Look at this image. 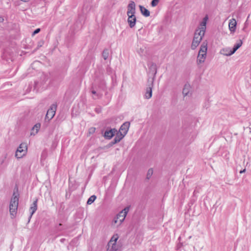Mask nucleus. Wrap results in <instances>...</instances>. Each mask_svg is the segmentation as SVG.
<instances>
[{
    "label": "nucleus",
    "instance_id": "cd10ccee",
    "mask_svg": "<svg viewBox=\"0 0 251 251\" xmlns=\"http://www.w3.org/2000/svg\"><path fill=\"white\" fill-rule=\"evenodd\" d=\"M44 40H41L39 41L38 42V45H37V48L34 50L33 51V52H34L35 51H36L39 48L41 47L44 45Z\"/></svg>",
    "mask_w": 251,
    "mask_h": 251
},
{
    "label": "nucleus",
    "instance_id": "39448f33",
    "mask_svg": "<svg viewBox=\"0 0 251 251\" xmlns=\"http://www.w3.org/2000/svg\"><path fill=\"white\" fill-rule=\"evenodd\" d=\"M27 146L25 143H22L17 148L15 152V157L18 159L22 158L27 152Z\"/></svg>",
    "mask_w": 251,
    "mask_h": 251
},
{
    "label": "nucleus",
    "instance_id": "2eb2a0df",
    "mask_svg": "<svg viewBox=\"0 0 251 251\" xmlns=\"http://www.w3.org/2000/svg\"><path fill=\"white\" fill-rule=\"evenodd\" d=\"M128 16L127 22L130 28L133 27L136 22L135 15H129Z\"/></svg>",
    "mask_w": 251,
    "mask_h": 251
},
{
    "label": "nucleus",
    "instance_id": "a19ab883",
    "mask_svg": "<svg viewBox=\"0 0 251 251\" xmlns=\"http://www.w3.org/2000/svg\"><path fill=\"white\" fill-rule=\"evenodd\" d=\"M4 21V19L2 17L0 16V23L3 22Z\"/></svg>",
    "mask_w": 251,
    "mask_h": 251
},
{
    "label": "nucleus",
    "instance_id": "e433bc0d",
    "mask_svg": "<svg viewBox=\"0 0 251 251\" xmlns=\"http://www.w3.org/2000/svg\"><path fill=\"white\" fill-rule=\"evenodd\" d=\"M101 109L100 108H95V111L97 113H100L101 112Z\"/></svg>",
    "mask_w": 251,
    "mask_h": 251
},
{
    "label": "nucleus",
    "instance_id": "49530a36",
    "mask_svg": "<svg viewBox=\"0 0 251 251\" xmlns=\"http://www.w3.org/2000/svg\"><path fill=\"white\" fill-rule=\"evenodd\" d=\"M69 188H70V189H71L72 190H74V189H72V187L71 186L70 184H69Z\"/></svg>",
    "mask_w": 251,
    "mask_h": 251
},
{
    "label": "nucleus",
    "instance_id": "473e14b6",
    "mask_svg": "<svg viewBox=\"0 0 251 251\" xmlns=\"http://www.w3.org/2000/svg\"><path fill=\"white\" fill-rule=\"evenodd\" d=\"M106 72L108 75H110L112 73V69L109 66H107L106 68Z\"/></svg>",
    "mask_w": 251,
    "mask_h": 251
},
{
    "label": "nucleus",
    "instance_id": "72a5a7b5",
    "mask_svg": "<svg viewBox=\"0 0 251 251\" xmlns=\"http://www.w3.org/2000/svg\"><path fill=\"white\" fill-rule=\"evenodd\" d=\"M38 85H39V82L37 81H35L34 90H36V92H37L38 90Z\"/></svg>",
    "mask_w": 251,
    "mask_h": 251
},
{
    "label": "nucleus",
    "instance_id": "f704fd0d",
    "mask_svg": "<svg viewBox=\"0 0 251 251\" xmlns=\"http://www.w3.org/2000/svg\"><path fill=\"white\" fill-rule=\"evenodd\" d=\"M40 28H38L37 29H36L33 32H32V36H34L35 35V34L38 33L40 31Z\"/></svg>",
    "mask_w": 251,
    "mask_h": 251
},
{
    "label": "nucleus",
    "instance_id": "a211bd4d",
    "mask_svg": "<svg viewBox=\"0 0 251 251\" xmlns=\"http://www.w3.org/2000/svg\"><path fill=\"white\" fill-rule=\"evenodd\" d=\"M242 40H239L238 41L237 43L234 45L233 48L231 49V51H230L231 53H234L236 51L242 46Z\"/></svg>",
    "mask_w": 251,
    "mask_h": 251
},
{
    "label": "nucleus",
    "instance_id": "79ce46f5",
    "mask_svg": "<svg viewBox=\"0 0 251 251\" xmlns=\"http://www.w3.org/2000/svg\"><path fill=\"white\" fill-rule=\"evenodd\" d=\"M144 51V49H140V51H139V53H143Z\"/></svg>",
    "mask_w": 251,
    "mask_h": 251
},
{
    "label": "nucleus",
    "instance_id": "7c9ffc66",
    "mask_svg": "<svg viewBox=\"0 0 251 251\" xmlns=\"http://www.w3.org/2000/svg\"><path fill=\"white\" fill-rule=\"evenodd\" d=\"M116 235H117V236H118V235H117V234H116V235H113V236L112 237L111 239H110V240L109 241V242H108V246L109 247L111 245V244H112V243H113L115 242V238L116 237Z\"/></svg>",
    "mask_w": 251,
    "mask_h": 251
},
{
    "label": "nucleus",
    "instance_id": "9b49d317",
    "mask_svg": "<svg viewBox=\"0 0 251 251\" xmlns=\"http://www.w3.org/2000/svg\"><path fill=\"white\" fill-rule=\"evenodd\" d=\"M135 3L133 1L131 0L127 5V15H135Z\"/></svg>",
    "mask_w": 251,
    "mask_h": 251
},
{
    "label": "nucleus",
    "instance_id": "f03ea898",
    "mask_svg": "<svg viewBox=\"0 0 251 251\" xmlns=\"http://www.w3.org/2000/svg\"><path fill=\"white\" fill-rule=\"evenodd\" d=\"M207 50V42L206 41L202 43L199 51L197 59V63L198 65L203 63L206 57Z\"/></svg>",
    "mask_w": 251,
    "mask_h": 251
},
{
    "label": "nucleus",
    "instance_id": "a18cd8bd",
    "mask_svg": "<svg viewBox=\"0 0 251 251\" xmlns=\"http://www.w3.org/2000/svg\"><path fill=\"white\" fill-rule=\"evenodd\" d=\"M65 239L64 238H62L60 240V241L63 243L65 241Z\"/></svg>",
    "mask_w": 251,
    "mask_h": 251
},
{
    "label": "nucleus",
    "instance_id": "393cba45",
    "mask_svg": "<svg viewBox=\"0 0 251 251\" xmlns=\"http://www.w3.org/2000/svg\"><path fill=\"white\" fill-rule=\"evenodd\" d=\"M109 55V50L107 49H105L102 53V56L103 59L105 60H106Z\"/></svg>",
    "mask_w": 251,
    "mask_h": 251
},
{
    "label": "nucleus",
    "instance_id": "0eeeda50",
    "mask_svg": "<svg viewBox=\"0 0 251 251\" xmlns=\"http://www.w3.org/2000/svg\"><path fill=\"white\" fill-rule=\"evenodd\" d=\"M153 78L148 79V83L149 84L148 87L147 88L146 92L144 96L145 98L147 99H149L152 97V89L153 86Z\"/></svg>",
    "mask_w": 251,
    "mask_h": 251
},
{
    "label": "nucleus",
    "instance_id": "412c9836",
    "mask_svg": "<svg viewBox=\"0 0 251 251\" xmlns=\"http://www.w3.org/2000/svg\"><path fill=\"white\" fill-rule=\"evenodd\" d=\"M7 157V154H5L2 155L0 157V165H3L4 167H5L7 166V163H5V159Z\"/></svg>",
    "mask_w": 251,
    "mask_h": 251
},
{
    "label": "nucleus",
    "instance_id": "5701e85b",
    "mask_svg": "<svg viewBox=\"0 0 251 251\" xmlns=\"http://www.w3.org/2000/svg\"><path fill=\"white\" fill-rule=\"evenodd\" d=\"M91 93L95 95L97 98L93 97L94 99H96L97 98L99 99L100 98L102 97V94H100L99 93H97L94 89V86H92L91 87Z\"/></svg>",
    "mask_w": 251,
    "mask_h": 251
},
{
    "label": "nucleus",
    "instance_id": "2f4dec72",
    "mask_svg": "<svg viewBox=\"0 0 251 251\" xmlns=\"http://www.w3.org/2000/svg\"><path fill=\"white\" fill-rule=\"evenodd\" d=\"M40 126H41V125L40 123H37L36 124H35L34 125V126H33V129L34 128H36V133L38 132V131L39 130V129H40Z\"/></svg>",
    "mask_w": 251,
    "mask_h": 251
},
{
    "label": "nucleus",
    "instance_id": "6e6552de",
    "mask_svg": "<svg viewBox=\"0 0 251 251\" xmlns=\"http://www.w3.org/2000/svg\"><path fill=\"white\" fill-rule=\"evenodd\" d=\"M118 132L115 128H111L108 127L105 131L103 136L106 139H111L117 132Z\"/></svg>",
    "mask_w": 251,
    "mask_h": 251
},
{
    "label": "nucleus",
    "instance_id": "6ab92c4d",
    "mask_svg": "<svg viewBox=\"0 0 251 251\" xmlns=\"http://www.w3.org/2000/svg\"><path fill=\"white\" fill-rule=\"evenodd\" d=\"M190 89L191 86L189 84L186 83L184 85L182 90V93L184 96L188 95L190 92Z\"/></svg>",
    "mask_w": 251,
    "mask_h": 251
},
{
    "label": "nucleus",
    "instance_id": "8fccbe9b",
    "mask_svg": "<svg viewBox=\"0 0 251 251\" xmlns=\"http://www.w3.org/2000/svg\"><path fill=\"white\" fill-rule=\"evenodd\" d=\"M250 129V132H251V126L249 127Z\"/></svg>",
    "mask_w": 251,
    "mask_h": 251
},
{
    "label": "nucleus",
    "instance_id": "de8ad7c7",
    "mask_svg": "<svg viewBox=\"0 0 251 251\" xmlns=\"http://www.w3.org/2000/svg\"><path fill=\"white\" fill-rule=\"evenodd\" d=\"M178 240L179 241V242L181 240V237H179L178 238Z\"/></svg>",
    "mask_w": 251,
    "mask_h": 251
},
{
    "label": "nucleus",
    "instance_id": "f257e3e1",
    "mask_svg": "<svg viewBox=\"0 0 251 251\" xmlns=\"http://www.w3.org/2000/svg\"><path fill=\"white\" fill-rule=\"evenodd\" d=\"M205 32V27H199L196 29L191 46L192 50H195L199 46L204 35Z\"/></svg>",
    "mask_w": 251,
    "mask_h": 251
},
{
    "label": "nucleus",
    "instance_id": "f3484780",
    "mask_svg": "<svg viewBox=\"0 0 251 251\" xmlns=\"http://www.w3.org/2000/svg\"><path fill=\"white\" fill-rule=\"evenodd\" d=\"M141 14L145 17H148L150 15V12L144 6L140 5L139 6Z\"/></svg>",
    "mask_w": 251,
    "mask_h": 251
},
{
    "label": "nucleus",
    "instance_id": "c756f323",
    "mask_svg": "<svg viewBox=\"0 0 251 251\" xmlns=\"http://www.w3.org/2000/svg\"><path fill=\"white\" fill-rule=\"evenodd\" d=\"M160 0H152L151 3V5L152 7L156 6L159 3Z\"/></svg>",
    "mask_w": 251,
    "mask_h": 251
},
{
    "label": "nucleus",
    "instance_id": "aec40b11",
    "mask_svg": "<svg viewBox=\"0 0 251 251\" xmlns=\"http://www.w3.org/2000/svg\"><path fill=\"white\" fill-rule=\"evenodd\" d=\"M231 50H230L229 48H224L221 50V53L225 56H230L232 55L233 53H231Z\"/></svg>",
    "mask_w": 251,
    "mask_h": 251
},
{
    "label": "nucleus",
    "instance_id": "dca6fc26",
    "mask_svg": "<svg viewBox=\"0 0 251 251\" xmlns=\"http://www.w3.org/2000/svg\"><path fill=\"white\" fill-rule=\"evenodd\" d=\"M237 23L234 19L230 20L228 24L229 29L231 33H234L235 31Z\"/></svg>",
    "mask_w": 251,
    "mask_h": 251
},
{
    "label": "nucleus",
    "instance_id": "4468645a",
    "mask_svg": "<svg viewBox=\"0 0 251 251\" xmlns=\"http://www.w3.org/2000/svg\"><path fill=\"white\" fill-rule=\"evenodd\" d=\"M130 126V123L126 122L124 123L120 127L118 131H121L122 133V135L125 136L127 134Z\"/></svg>",
    "mask_w": 251,
    "mask_h": 251
},
{
    "label": "nucleus",
    "instance_id": "c9c22d12",
    "mask_svg": "<svg viewBox=\"0 0 251 251\" xmlns=\"http://www.w3.org/2000/svg\"><path fill=\"white\" fill-rule=\"evenodd\" d=\"M96 128L95 127H91L89 129V131L90 133H93L95 132Z\"/></svg>",
    "mask_w": 251,
    "mask_h": 251
},
{
    "label": "nucleus",
    "instance_id": "09e8293b",
    "mask_svg": "<svg viewBox=\"0 0 251 251\" xmlns=\"http://www.w3.org/2000/svg\"><path fill=\"white\" fill-rule=\"evenodd\" d=\"M110 251H119V250H110Z\"/></svg>",
    "mask_w": 251,
    "mask_h": 251
},
{
    "label": "nucleus",
    "instance_id": "37998d69",
    "mask_svg": "<svg viewBox=\"0 0 251 251\" xmlns=\"http://www.w3.org/2000/svg\"><path fill=\"white\" fill-rule=\"evenodd\" d=\"M21 1H23V2H28L30 0H21Z\"/></svg>",
    "mask_w": 251,
    "mask_h": 251
},
{
    "label": "nucleus",
    "instance_id": "c85d7f7f",
    "mask_svg": "<svg viewBox=\"0 0 251 251\" xmlns=\"http://www.w3.org/2000/svg\"><path fill=\"white\" fill-rule=\"evenodd\" d=\"M208 20V17L207 16H206L202 20V22L201 23V27H204L206 28V21Z\"/></svg>",
    "mask_w": 251,
    "mask_h": 251
},
{
    "label": "nucleus",
    "instance_id": "1a4fd4ad",
    "mask_svg": "<svg viewBox=\"0 0 251 251\" xmlns=\"http://www.w3.org/2000/svg\"><path fill=\"white\" fill-rule=\"evenodd\" d=\"M123 138L124 136L122 135V132H117L114 140L110 142L109 144H108L106 145V147L107 148H109L112 147L114 144L119 142Z\"/></svg>",
    "mask_w": 251,
    "mask_h": 251
},
{
    "label": "nucleus",
    "instance_id": "c03bdc74",
    "mask_svg": "<svg viewBox=\"0 0 251 251\" xmlns=\"http://www.w3.org/2000/svg\"><path fill=\"white\" fill-rule=\"evenodd\" d=\"M63 78V75H60V81H61Z\"/></svg>",
    "mask_w": 251,
    "mask_h": 251
},
{
    "label": "nucleus",
    "instance_id": "ddd939ff",
    "mask_svg": "<svg viewBox=\"0 0 251 251\" xmlns=\"http://www.w3.org/2000/svg\"><path fill=\"white\" fill-rule=\"evenodd\" d=\"M37 201H38V199H36L35 201H34L33 202L30 206V207L29 209V210L30 212V214L28 218V223H29L30 222V220L32 215H33V214L36 212V211L37 209Z\"/></svg>",
    "mask_w": 251,
    "mask_h": 251
},
{
    "label": "nucleus",
    "instance_id": "20e7f679",
    "mask_svg": "<svg viewBox=\"0 0 251 251\" xmlns=\"http://www.w3.org/2000/svg\"><path fill=\"white\" fill-rule=\"evenodd\" d=\"M130 208V205L126 206L124 209L120 211L114 218L113 220V224H118V225H121V224L124 221L125 218L129 212Z\"/></svg>",
    "mask_w": 251,
    "mask_h": 251
},
{
    "label": "nucleus",
    "instance_id": "f8f14e48",
    "mask_svg": "<svg viewBox=\"0 0 251 251\" xmlns=\"http://www.w3.org/2000/svg\"><path fill=\"white\" fill-rule=\"evenodd\" d=\"M95 82L99 84V86L102 90H104L105 88V82L104 80L103 75L102 74L99 77L96 76L95 80Z\"/></svg>",
    "mask_w": 251,
    "mask_h": 251
},
{
    "label": "nucleus",
    "instance_id": "ea45409f",
    "mask_svg": "<svg viewBox=\"0 0 251 251\" xmlns=\"http://www.w3.org/2000/svg\"><path fill=\"white\" fill-rule=\"evenodd\" d=\"M246 169H243V170H241V171L239 172V173H240V174H242V173H245V172H246Z\"/></svg>",
    "mask_w": 251,
    "mask_h": 251
},
{
    "label": "nucleus",
    "instance_id": "4c0bfd02",
    "mask_svg": "<svg viewBox=\"0 0 251 251\" xmlns=\"http://www.w3.org/2000/svg\"><path fill=\"white\" fill-rule=\"evenodd\" d=\"M182 246H183V243H182L179 242V243H178V244H177V248H181Z\"/></svg>",
    "mask_w": 251,
    "mask_h": 251
},
{
    "label": "nucleus",
    "instance_id": "9d476101",
    "mask_svg": "<svg viewBox=\"0 0 251 251\" xmlns=\"http://www.w3.org/2000/svg\"><path fill=\"white\" fill-rule=\"evenodd\" d=\"M148 66L149 69V72L150 74H151L153 75V77L151 78H153V81L154 80L156 74L157 73V66L155 63L150 62L148 63Z\"/></svg>",
    "mask_w": 251,
    "mask_h": 251
},
{
    "label": "nucleus",
    "instance_id": "a878e982",
    "mask_svg": "<svg viewBox=\"0 0 251 251\" xmlns=\"http://www.w3.org/2000/svg\"><path fill=\"white\" fill-rule=\"evenodd\" d=\"M97 199V197L95 195L91 196L87 200V204L88 205L91 204Z\"/></svg>",
    "mask_w": 251,
    "mask_h": 251
},
{
    "label": "nucleus",
    "instance_id": "b1692460",
    "mask_svg": "<svg viewBox=\"0 0 251 251\" xmlns=\"http://www.w3.org/2000/svg\"><path fill=\"white\" fill-rule=\"evenodd\" d=\"M118 236L116 235V237L115 238V242L111 244L112 245L111 248L110 250H119L118 246L117 245L116 242L118 239Z\"/></svg>",
    "mask_w": 251,
    "mask_h": 251
},
{
    "label": "nucleus",
    "instance_id": "58836bf2",
    "mask_svg": "<svg viewBox=\"0 0 251 251\" xmlns=\"http://www.w3.org/2000/svg\"><path fill=\"white\" fill-rule=\"evenodd\" d=\"M199 192L197 189H195L193 192V196H195L197 193H198Z\"/></svg>",
    "mask_w": 251,
    "mask_h": 251
},
{
    "label": "nucleus",
    "instance_id": "423d86ee",
    "mask_svg": "<svg viewBox=\"0 0 251 251\" xmlns=\"http://www.w3.org/2000/svg\"><path fill=\"white\" fill-rule=\"evenodd\" d=\"M57 108V105L56 104L53 103L52 104L50 108L47 111L45 120H48V121H50V120H51L53 117L54 116L55 114V112Z\"/></svg>",
    "mask_w": 251,
    "mask_h": 251
},
{
    "label": "nucleus",
    "instance_id": "7ed1b4c3",
    "mask_svg": "<svg viewBox=\"0 0 251 251\" xmlns=\"http://www.w3.org/2000/svg\"><path fill=\"white\" fill-rule=\"evenodd\" d=\"M19 195L18 193L16 194V193L14 192L10 201L9 211L10 214L13 216H15L17 213L19 204Z\"/></svg>",
    "mask_w": 251,
    "mask_h": 251
},
{
    "label": "nucleus",
    "instance_id": "4be33fe9",
    "mask_svg": "<svg viewBox=\"0 0 251 251\" xmlns=\"http://www.w3.org/2000/svg\"><path fill=\"white\" fill-rule=\"evenodd\" d=\"M65 229L66 228H65L63 224L61 223L56 225L55 226V230L56 232L61 231Z\"/></svg>",
    "mask_w": 251,
    "mask_h": 251
},
{
    "label": "nucleus",
    "instance_id": "bb28decb",
    "mask_svg": "<svg viewBox=\"0 0 251 251\" xmlns=\"http://www.w3.org/2000/svg\"><path fill=\"white\" fill-rule=\"evenodd\" d=\"M153 169L152 168H150L148 170L147 174V176H146L147 179H150V178L151 177V176H152V175L153 174Z\"/></svg>",
    "mask_w": 251,
    "mask_h": 251
}]
</instances>
